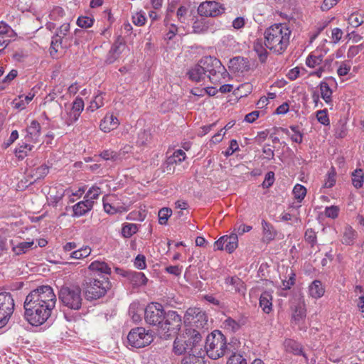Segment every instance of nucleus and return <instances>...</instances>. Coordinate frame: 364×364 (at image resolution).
I'll use <instances>...</instances> for the list:
<instances>
[{"label":"nucleus","mask_w":364,"mask_h":364,"mask_svg":"<svg viewBox=\"0 0 364 364\" xmlns=\"http://www.w3.org/2000/svg\"><path fill=\"white\" fill-rule=\"evenodd\" d=\"M309 294L314 299L321 298L325 292L321 282L318 280L314 281L309 288Z\"/></svg>","instance_id":"24"},{"label":"nucleus","mask_w":364,"mask_h":364,"mask_svg":"<svg viewBox=\"0 0 364 364\" xmlns=\"http://www.w3.org/2000/svg\"><path fill=\"white\" fill-rule=\"evenodd\" d=\"M56 296L50 286H41L31 291L24 301L25 318L33 326L44 323L55 306Z\"/></svg>","instance_id":"1"},{"label":"nucleus","mask_w":364,"mask_h":364,"mask_svg":"<svg viewBox=\"0 0 364 364\" xmlns=\"http://www.w3.org/2000/svg\"><path fill=\"white\" fill-rule=\"evenodd\" d=\"M186 156V153L183 150L178 149L175 151L173 154L168 158L167 164H173L181 163L185 160Z\"/></svg>","instance_id":"35"},{"label":"nucleus","mask_w":364,"mask_h":364,"mask_svg":"<svg viewBox=\"0 0 364 364\" xmlns=\"http://www.w3.org/2000/svg\"><path fill=\"white\" fill-rule=\"evenodd\" d=\"M101 193V189L100 188L97 186H92L89 189V191L87 192L85 199V200H90V202L92 203V205L94 204V200L97 199L98 196Z\"/></svg>","instance_id":"42"},{"label":"nucleus","mask_w":364,"mask_h":364,"mask_svg":"<svg viewBox=\"0 0 364 364\" xmlns=\"http://www.w3.org/2000/svg\"><path fill=\"white\" fill-rule=\"evenodd\" d=\"M14 300L10 292L0 291V328L5 326L14 311Z\"/></svg>","instance_id":"9"},{"label":"nucleus","mask_w":364,"mask_h":364,"mask_svg":"<svg viewBox=\"0 0 364 364\" xmlns=\"http://www.w3.org/2000/svg\"><path fill=\"white\" fill-rule=\"evenodd\" d=\"M128 343L132 347L144 348L153 341V336L143 327L132 328L127 336Z\"/></svg>","instance_id":"10"},{"label":"nucleus","mask_w":364,"mask_h":364,"mask_svg":"<svg viewBox=\"0 0 364 364\" xmlns=\"http://www.w3.org/2000/svg\"><path fill=\"white\" fill-rule=\"evenodd\" d=\"M80 115V114H79L75 111L70 110L68 113V117L65 119V123L68 126L73 124L74 122H75L79 119Z\"/></svg>","instance_id":"60"},{"label":"nucleus","mask_w":364,"mask_h":364,"mask_svg":"<svg viewBox=\"0 0 364 364\" xmlns=\"http://www.w3.org/2000/svg\"><path fill=\"white\" fill-rule=\"evenodd\" d=\"M284 346L287 351L291 352L294 355H302L307 360L300 343L293 340H287L284 343Z\"/></svg>","instance_id":"25"},{"label":"nucleus","mask_w":364,"mask_h":364,"mask_svg":"<svg viewBox=\"0 0 364 364\" xmlns=\"http://www.w3.org/2000/svg\"><path fill=\"white\" fill-rule=\"evenodd\" d=\"M225 246V250L228 253H232L237 247L238 237L236 233H232L230 235H224Z\"/></svg>","instance_id":"23"},{"label":"nucleus","mask_w":364,"mask_h":364,"mask_svg":"<svg viewBox=\"0 0 364 364\" xmlns=\"http://www.w3.org/2000/svg\"><path fill=\"white\" fill-rule=\"evenodd\" d=\"M229 69L233 73H244L250 69L249 61L243 57H235L229 62Z\"/></svg>","instance_id":"15"},{"label":"nucleus","mask_w":364,"mask_h":364,"mask_svg":"<svg viewBox=\"0 0 364 364\" xmlns=\"http://www.w3.org/2000/svg\"><path fill=\"white\" fill-rule=\"evenodd\" d=\"M240 344L237 339H233L227 345L225 336L220 331H215L207 336L205 348L207 355L211 359L216 360L223 356L228 351L233 353L237 350Z\"/></svg>","instance_id":"3"},{"label":"nucleus","mask_w":364,"mask_h":364,"mask_svg":"<svg viewBox=\"0 0 364 364\" xmlns=\"http://www.w3.org/2000/svg\"><path fill=\"white\" fill-rule=\"evenodd\" d=\"M119 125V121L118 118L113 114L108 113L101 120L100 128L102 132L108 133L116 129Z\"/></svg>","instance_id":"14"},{"label":"nucleus","mask_w":364,"mask_h":364,"mask_svg":"<svg viewBox=\"0 0 364 364\" xmlns=\"http://www.w3.org/2000/svg\"><path fill=\"white\" fill-rule=\"evenodd\" d=\"M225 73V68L223 66V69H220L219 68H214L209 73L206 74V76L209 78L210 81L213 83L219 82L221 80L223 75Z\"/></svg>","instance_id":"33"},{"label":"nucleus","mask_w":364,"mask_h":364,"mask_svg":"<svg viewBox=\"0 0 364 364\" xmlns=\"http://www.w3.org/2000/svg\"><path fill=\"white\" fill-rule=\"evenodd\" d=\"M11 244L12 245V250L16 255H19L23 253H26L28 251L33 245V241L28 242H22L18 243L16 245H14L13 241L11 240Z\"/></svg>","instance_id":"27"},{"label":"nucleus","mask_w":364,"mask_h":364,"mask_svg":"<svg viewBox=\"0 0 364 364\" xmlns=\"http://www.w3.org/2000/svg\"><path fill=\"white\" fill-rule=\"evenodd\" d=\"M184 323L189 326L188 329L196 330L200 334V331L208 328V316L205 311L200 308L190 307L187 309L185 316Z\"/></svg>","instance_id":"7"},{"label":"nucleus","mask_w":364,"mask_h":364,"mask_svg":"<svg viewBox=\"0 0 364 364\" xmlns=\"http://www.w3.org/2000/svg\"><path fill=\"white\" fill-rule=\"evenodd\" d=\"M63 39L62 38H60L57 36H54L53 37L51 44H50V55H53L54 53H57L59 48H62L63 47Z\"/></svg>","instance_id":"48"},{"label":"nucleus","mask_w":364,"mask_h":364,"mask_svg":"<svg viewBox=\"0 0 364 364\" xmlns=\"http://www.w3.org/2000/svg\"><path fill=\"white\" fill-rule=\"evenodd\" d=\"M84 109V102L82 98L77 97L73 103L71 110L75 111L79 114L81 113V112Z\"/></svg>","instance_id":"62"},{"label":"nucleus","mask_w":364,"mask_h":364,"mask_svg":"<svg viewBox=\"0 0 364 364\" xmlns=\"http://www.w3.org/2000/svg\"><path fill=\"white\" fill-rule=\"evenodd\" d=\"M291 30L284 23L274 24L267 28L264 33V43L262 40H257L254 43V50L257 53L259 60L264 63L267 58V48L276 54L283 53L289 43Z\"/></svg>","instance_id":"2"},{"label":"nucleus","mask_w":364,"mask_h":364,"mask_svg":"<svg viewBox=\"0 0 364 364\" xmlns=\"http://www.w3.org/2000/svg\"><path fill=\"white\" fill-rule=\"evenodd\" d=\"M350 70V65L348 64L346 62H342L338 70L337 73L339 76H346Z\"/></svg>","instance_id":"64"},{"label":"nucleus","mask_w":364,"mask_h":364,"mask_svg":"<svg viewBox=\"0 0 364 364\" xmlns=\"http://www.w3.org/2000/svg\"><path fill=\"white\" fill-rule=\"evenodd\" d=\"M49 172V168L46 165H42L35 169L33 176L36 177V180L45 177Z\"/></svg>","instance_id":"53"},{"label":"nucleus","mask_w":364,"mask_h":364,"mask_svg":"<svg viewBox=\"0 0 364 364\" xmlns=\"http://www.w3.org/2000/svg\"><path fill=\"white\" fill-rule=\"evenodd\" d=\"M92 207L90 200L85 199V200L78 202L73 206V215L82 216L90 211Z\"/></svg>","instance_id":"20"},{"label":"nucleus","mask_w":364,"mask_h":364,"mask_svg":"<svg viewBox=\"0 0 364 364\" xmlns=\"http://www.w3.org/2000/svg\"><path fill=\"white\" fill-rule=\"evenodd\" d=\"M31 146L27 143H23L16 149V153L18 158H23L27 155L28 151L31 150Z\"/></svg>","instance_id":"55"},{"label":"nucleus","mask_w":364,"mask_h":364,"mask_svg":"<svg viewBox=\"0 0 364 364\" xmlns=\"http://www.w3.org/2000/svg\"><path fill=\"white\" fill-rule=\"evenodd\" d=\"M55 190V188L51 189L48 193V200L53 206H56L58 203L62 200L64 196L63 191H55V193H54Z\"/></svg>","instance_id":"36"},{"label":"nucleus","mask_w":364,"mask_h":364,"mask_svg":"<svg viewBox=\"0 0 364 364\" xmlns=\"http://www.w3.org/2000/svg\"><path fill=\"white\" fill-rule=\"evenodd\" d=\"M199 64L200 67L203 68V72L205 73V75L210 71H211V70L213 69L214 68H219L220 70L223 69V65H222L220 61L217 58L210 56L203 58L200 60Z\"/></svg>","instance_id":"17"},{"label":"nucleus","mask_w":364,"mask_h":364,"mask_svg":"<svg viewBox=\"0 0 364 364\" xmlns=\"http://www.w3.org/2000/svg\"><path fill=\"white\" fill-rule=\"evenodd\" d=\"M293 194L294 196V198L298 200V201H301L304 197L306 196V188L302 186V185H300V184H296L294 189H293Z\"/></svg>","instance_id":"45"},{"label":"nucleus","mask_w":364,"mask_h":364,"mask_svg":"<svg viewBox=\"0 0 364 364\" xmlns=\"http://www.w3.org/2000/svg\"><path fill=\"white\" fill-rule=\"evenodd\" d=\"M70 28V27L68 23H63L58 28L55 36L63 38L69 33Z\"/></svg>","instance_id":"59"},{"label":"nucleus","mask_w":364,"mask_h":364,"mask_svg":"<svg viewBox=\"0 0 364 364\" xmlns=\"http://www.w3.org/2000/svg\"><path fill=\"white\" fill-rule=\"evenodd\" d=\"M363 49L362 44L358 46H352L349 48L347 53L348 58H353L357 55Z\"/></svg>","instance_id":"61"},{"label":"nucleus","mask_w":364,"mask_h":364,"mask_svg":"<svg viewBox=\"0 0 364 364\" xmlns=\"http://www.w3.org/2000/svg\"><path fill=\"white\" fill-rule=\"evenodd\" d=\"M238 149H239V146H238L237 140L232 139L230 141V146L228 147V149L226 151H223V154L225 157H228V156H231L235 151H237Z\"/></svg>","instance_id":"57"},{"label":"nucleus","mask_w":364,"mask_h":364,"mask_svg":"<svg viewBox=\"0 0 364 364\" xmlns=\"http://www.w3.org/2000/svg\"><path fill=\"white\" fill-rule=\"evenodd\" d=\"M259 306L266 314H269L272 311V296L269 291H264L260 295Z\"/></svg>","instance_id":"21"},{"label":"nucleus","mask_w":364,"mask_h":364,"mask_svg":"<svg viewBox=\"0 0 364 364\" xmlns=\"http://www.w3.org/2000/svg\"><path fill=\"white\" fill-rule=\"evenodd\" d=\"M93 18L88 16H80L77 20V24L81 28H87L92 26Z\"/></svg>","instance_id":"50"},{"label":"nucleus","mask_w":364,"mask_h":364,"mask_svg":"<svg viewBox=\"0 0 364 364\" xmlns=\"http://www.w3.org/2000/svg\"><path fill=\"white\" fill-rule=\"evenodd\" d=\"M223 324L227 330L231 331L232 332L237 331L240 327L238 322L231 318H228L225 319L223 322Z\"/></svg>","instance_id":"52"},{"label":"nucleus","mask_w":364,"mask_h":364,"mask_svg":"<svg viewBox=\"0 0 364 364\" xmlns=\"http://www.w3.org/2000/svg\"><path fill=\"white\" fill-rule=\"evenodd\" d=\"M214 22L205 18H197L193 23L192 28L195 33L200 34L208 31L214 32Z\"/></svg>","instance_id":"13"},{"label":"nucleus","mask_w":364,"mask_h":364,"mask_svg":"<svg viewBox=\"0 0 364 364\" xmlns=\"http://www.w3.org/2000/svg\"><path fill=\"white\" fill-rule=\"evenodd\" d=\"M58 298L63 306L73 310L81 308L82 298L79 287H62L58 293Z\"/></svg>","instance_id":"6"},{"label":"nucleus","mask_w":364,"mask_h":364,"mask_svg":"<svg viewBox=\"0 0 364 364\" xmlns=\"http://www.w3.org/2000/svg\"><path fill=\"white\" fill-rule=\"evenodd\" d=\"M120 154H118L114 151L109 149L105 150L102 152H101L100 156L106 161L111 160L112 161H117L121 159Z\"/></svg>","instance_id":"44"},{"label":"nucleus","mask_w":364,"mask_h":364,"mask_svg":"<svg viewBox=\"0 0 364 364\" xmlns=\"http://www.w3.org/2000/svg\"><path fill=\"white\" fill-rule=\"evenodd\" d=\"M65 15L63 9L60 6H54L49 14V18L51 21H59Z\"/></svg>","instance_id":"43"},{"label":"nucleus","mask_w":364,"mask_h":364,"mask_svg":"<svg viewBox=\"0 0 364 364\" xmlns=\"http://www.w3.org/2000/svg\"><path fill=\"white\" fill-rule=\"evenodd\" d=\"M317 120L323 125L330 124L329 118L326 109L319 110L316 112Z\"/></svg>","instance_id":"54"},{"label":"nucleus","mask_w":364,"mask_h":364,"mask_svg":"<svg viewBox=\"0 0 364 364\" xmlns=\"http://www.w3.org/2000/svg\"><path fill=\"white\" fill-rule=\"evenodd\" d=\"M336 172L333 167L328 171L323 186L327 188H332L336 183Z\"/></svg>","instance_id":"41"},{"label":"nucleus","mask_w":364,"mask_h":364,"mask_svg":"<svg viewBox=\"0 0 364 364\" xmlns=\"http://www.w3.org/2000/svg\"><path fill=\"white\" fill-rule=\"evenodd\" d=\"M104 105V97L102 94L100 93L96 95L93 100L90 102V106L87 107L88 110L94 112L95 110L100 108Z\"/></svg>","instance_id":"40"},{"label":"nucleus","mask_w":364,"mask_h":364,"mask_svg":"<svg viewBox=\"0 0 364 364\" xmlns=\"http://www.w3.org/2000/svg\"><path fill=\"white\" fill-rule=\"evenodd\" d=\"M227 364H247V360L242 355L233 352Z\"/></svg>","instance_id":"51"},{"label":"nucleus","mask_w":364,"mask_h":364,"mask_svg":"<svg viewBox=\"0 0 364 364\" xmlns=\"http://www.w3.org/2000/svg\"><path fill=\"white\" fill-rule=\"evenodd\" d=\"M27 141H36L41 132V125L36 120H33L27 128Z\"/></svg>","instance_id":"22"},{"label":"nucleus","mask_w":364,"mask_h":364,"mask_svg":"<svg viewBox=\"0 0 364 364\" xmlns=\"http://www.w3.org/2000/svg\"><path fill=\"white\" fill-rule=\"evenodd\" d=\"M85 296L87 300L92 301L104 296L111 287L108 278L102 280L95 278H87L82 283Z\"/></svg>","instance_id":"5"},{"label":"nucleus","mask_w":364,"mask_h":364,"mask_svg":"<svg viewBox=\"0 0 364 364\" xmlns=\"http://www.w3.org/2000/svg\"><path fill=\"white\" fill-rule=\"evenodd\" d=\"M196 353H190L186 356L181 361V364H204L203 358L197 356Z\"/></svg>","instance_id":"39"},{"label":"nucleus","mask_w":364,"mask_h":364,"mask_svg":"<svg viewBox=\"0 0 364 364\" xmlns=\"http://www.w3.org/2000/svg\"><path fill=\"white\" fill-rule=\"evenodd\" d=\"M182 324L181 316L175 311L166 313L162 323L160 324L159 334L166 339L174 335L180 330Z\"/></svg>","instance_id":"8"},{"label":"nucleus","mask_w":364,"mask_h":364,"mask_svg":"<svg viewBox=\"0 0 364 364\" xmlns=\"http://www.w3.org/2000/svg\"><path fill=\"white\" fill-rule=\"evenodd\" d=\"M122 46H124L121 43H114L107 58L106 62L109 64L113 63L119 56V54L121 53L120 48Z\"/></svg>","instance_id":"29"},{"label":"nucleus","mask_w":364,"mask_h":364,"mask_svg":"<svg viewBox=\"0 0 364 364\" xmlns=\"http://www.w3.org/2000/svg\"><path fill=\"white\" fill-rule=\"evenodd\" d=\"M274 181V173L272 171H269L265 175L264 180L262 183L263 188L270 187Z\"/></svg>","instance_id":"63"},{"label":"nucleus","mask_w":364,"mask_h":364,"mask_svg":"<svg viewBox=\"0 0 364 364\" xmlns=\"http://www.w3.org/2000/svg\"><path fill=\"white\" fill-rule=\"evenodd\" d=\"M364 181L363 171L360 168L355 170L352 173V183L356 188H361Z\"/></svg>","instance_id":"34"},{"label":"nucleus","mask_w":364,"mask_h":364,"mask_svg":"<svg viewBox=\"0 0 364 364\" xmlns=\"http://www.w3.org/2000/svg\"><path fill=\"white\" fill-rule=\"evenodd\" d=\"M355 231L350 226H346L344 228L341 242L343 244L347 245H352L354 242V240L355 239Z\"/></svg>","instance_id":"31"},{"label":"nucleus","mask_w":364,"mask_h":364,"mask_svg":"<svg viewBox=\"0 0 364 364\" xmlns=\"http://www.w3.org/2000/svg\"><path fill=\"white\" fill-rule=\"evenodd\" d=\"M166 313L163 306L159 303H151L145 309L144 318L147 323L158 326L162 323Z\"/></svg>","instance_id":"11"},{"label":"nucleus","mask_w":364,"mask_h":364,"mask_svg":"<svg viewBox=\"0 0 364 364\" xmlns=\"http://www.w3.org/2000/svg\"><path fill=\"white\" fill-rule=\"evenodd\" d=\"M172 210L168 208H163L159 211V222L161 225L167 223L168 218L171 215Z\"/></svg>","instance_id":"47"},{"label":"nucleus","mask_w":364,"mask_h":364,"mask_svg":"<svg viewBox=\"0 0 364 364\" xmlns=\"http://www.w3.org/2000/svg\"><path fill=\"white\" fill-rule=\"evenodd\" d=\"M319 89L321 92V96L323 100L327 103L329 104L332 102V90L330 88L328 83L325 82H321L319 85Z\"/></svg>","instance_id":"32"},{"label":"nucleus","mask_w":364,"mask_h":364,"mask_svg":"<svg viewBox=\"0 0 364 364\" xmlns=\"http://www.w3.org/2000/svg\"><path fill=\"white\" fill-rule=\"evenodd\" d=\"M322 62L323 58L321 55H315L314 54H311L306 60V65L309 68H314L321 65Z\"/></svg>","instance_id":"37"},{"label":"nucleus","mask_w":364,"mask_h":364,"mask_svg":"<svg viewBox=\"0 0 364 364\" xmlns=\"http://www.w3.org/2000/svg\"><path fill=\"white\" fill-rule=\"evenodd\" d=\"M348 21L354 28L360 26L364 23V12L355 11L352 13L349 16Z\"/></svg>","instance_id":"30"},{"label":"nucleus","mask_w":364,"mask_h":364,"mask_svg":"<svg viewBox=\"0 0 364 364\" xmlns=\"http://www.w3.org/2000/svg\"><path fill=\"white\" fill-rule=\"evenodd\" d=\"M122 276L127 277L133 287L145 285L148 281L144 273L134 271H124Z\"/></svg>","instance_id":"16"},{"label":"nucleus","mask_w":364,"mask_h":364,"mask_svg":"<svg viewBox=\"0 0 364 364\" xmlns=\"http://www.w3.org/2000/svg\"><path fill=\"white\" fill-rule=\"evenodd\" d=\"M186 337L180 336L177 337L173 342V352L177 355H182L186 353H200L199 348H198V343L201 341L200 333L196 331H193L191 333V329L186 330Z\"/></svg>","instance_id":"4"},{"label":"nucleus","mask_w":364,"mask_h":364,"mask_svg":"<svg viewBox=\"0 0 364 364\" xmlns=\"http://www.w3.org/2000/svg\"><path fill=\"white\" fill-rule=\"evenodd\" d=\"M225 11L223 5L214 1L202 2L198 8V14L204 17H216L225 13Z\"/></svg>","instance_id":"12"},{"label":"nucleus","mask_w":364,"mask_h":364,"mask_svg":"<svg viewBox=\"0 0 364 364\" xmlns=\"http://www.w3.org/2000/svg\"><path fill=\"white\" fill-rule=\"evenodd\" d=\"M132 22L136 26H143L146 22V18L143 13L141 12H136L132 16Z\"/></svg>","instance_id":"58"},{"label":"nucleus","mask_w":364,"mask_h":364,"mask_svg":"<svg viewBox=\"0 0 364 364\" xmlns=\"http://www.w3.org/2000/svg\"><path fill=\"white\" fill-rule=\"evenodd\" d=\"M291 323L299 324L301 321L306 316V310L304 305L301 303H298L292 307Z\"/></svg>","instance_id":"19"},{"label":"nucleus","mask_w":364,"mask_h":364,"mask_svg":"<svg viewBox=\"0 0 364 364\" xmlns=\"http://www.w3.org/2000/svg\"><path fill=\"white\" fill-rule=\"evenodd\" d=\"M225 284L232 286L235 291H240V287H242L243 282L237 277H227L225 279Z\"/></svg>","instance_id":"49"},{"label":"nucleus","mask_w":364,"mask_h":364,"mask_svg":"<svg viewBox=\"0 0 364 364\" xmlns=\"http://www.w3.org/2000/svg\"><path fill=\"white\" fill-rule=\"evenodd\" d=\"M137 226L136 224L128 223L122 228V233L125 237H130L137 232Z\"/></svg>","instance_id":"46"},{"label":"nucleus","mask_w":364,"mask_h":364,"mask_svg":"<svg viewBox=\"0 0 364 364\" xmlns=\"http://www.w3.org/2000/svg\"><path fill=\"white\" fill-rule=\"evenodd\" d=\"M150 141H151V134L149 132H147L146 130H143V131H141L138 134L136 144L139 146H146L150 142Z\"/></svg>","instance_id":"38"},{"label":"nucleus","mask_w":364,"mask_h":364,"mask_svg":"<svg viewBox=\"0 0 364 364\" xmlns=\"http://www.w3.org/2000/svg\"><path fill=\"white\" fill-rule=\"evenodd\" d=\"M89 269L92 271L99 272L100 273H105L106 274H111V268L105 262H92L89 266Z\"/></svg>","instance_id":"28"},{"label":"nucleus","mask_w":364,"mask_h":364,"mask_svg":"<svg viewBox=\"0 0 364 364\" xmlns=\"http://www.w3.org/2000/svg\"><path fill=\"white\" fill-rule=\"evenodd\" d=\"M262 241L264 243H269L273 240L277 235L274 226L267 221L262 220Z\"/></svg>","instance_id":"18"},{"label":"nucleus","mask_w":364,"mask_h":364,"mask_svg":"<svg viewBox=\"0 0 364 364\" xmlns=\"http://www.w3.org/2000/svg\"><path fill=\"white\" fill-rule=\"evenodd\" d=\"M188 75L189 78L195 82H200L205 77V74L199 63L192 68L188 71Z\"/></svg>","instance_id":"26"},{"label":"nucleus","mask_w":364,"mask_h":364,"mask_svg":"<svg viewBox=\"0 0 364 364\" xmlns=\"http://www.w3.org/2000/svg\"><path fill=\"white\" fill-rule=\"evenodd\" d=\"M339 208L336 205H331L326 207L325 209V215L327 218L335 219L338 217L339 213Z\"/></svg>","instance_id":"56"}]
</instances>
